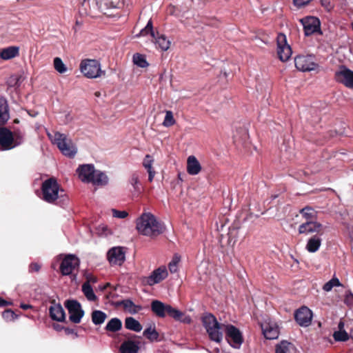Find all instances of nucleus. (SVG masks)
Masks as SVG:
<instances>
[{
	"label": "nucleus",
	"mask_w": 353,
	"mask_h": 353,
	"mask_svg": "<svg viewBox=\"0 0 353 353\" xmlns=\"http://www.w3.org/2000/svg\"><path fill=\"white\" fill-rule=\"evenodd\" d=\"M202 323L211 340L217 343L221 341L223 332L225 330V338L229 344L234 348H240L243 340L241 332L236 327L219 323L211 314H205L202 317Z\"/></svg>",
	"instance_id": "f257e3e1"
},
{
	"label": "nucleus",
	"mask_w": 353,
	"mask_h": 353,
	"mask_svg": "<svg viewBox=\"0 0 353 353\" xmlns=\"http://www.w3.org/2000/svg\"><path fill=\"white\" fill-rule=\"evenodd\" d=\"M136 228L144 236H156L163 232V226L150 212H144L137 219Z\"/></svg>",
	"instance_id": "f03ea898"
},
{
	"label": "nucleus",
	"mask_w": 353,
	"mask_h": 353,
	"mask_svg": "<svg viewBox=\"0 0 353 353\" xmlns=\"http://www.w3.org/2000/svg\"><path fill=\"white\" fill-rule=\"evenodd\" d=\"M41 190L40 199L50 204H56L57 200L65 195L64 190L53 177L45 180L42 183Z\"/></svg>",
	"instance_id": "7ed1b4c3"
},
{
	"label": "nucleus",
	"mask_w": 353,
	"mask_h": 353,
	"mask_svg": "<svg viewBox=\"0 0 353 353\" xmlns=\"http://www.w3.org/2000/svg\"><path fill=\"white\" fill-rule=\"evenodd\" d=\"M47 136L65 157L72 158L77 152V148L70 138L59 132H47Z\"/></svg>",
	"instance_id": "20e7f679"
},
{
	"label": "nucleus",
	"mask_w": 353,
	"mask_h": 353,
	"mask_svg": "<svg viewBox=\"0 0 353 353\" xmlns=\"http://www.w3.org/2000/svg\"><path fill=\"white\" fill-rule=\"evenodd\" d=\"M151 310L157 316L163 318L168 314L175 320H180L183 316V312L179 310L172 307L170 305H166L160 301L154 300L151 303Z\"/></svg>",
	"instance_id": "39448f33"
},
{
	"label": "nucleus",
	"mask_w": 353,
	"mask_h": 353,
	"mask_svg": "<svg viewBox=\"0 0 353 353\" xmlns=\"http://www.w3.org/2000/svg\"><path fill=\"white\" fill-rule=\"evenodd\" d=\"M80 70L85 77L89 79L99 77L103 72L100 63L95 59H84L80 63Z\"/></svg>",
	"instance_id": "423d86ee"
},
{
	"label": "nucleus",
	"mask_w": 353,
	"mask_h": 353,
	"mask_svg": "<svg viewBox=\"0 0 353 353\" xmlns=\"http://www.w3.org/2000/svg\"><path fill=\"white\" fill-rule=\"evenodd\" d=\"M294 63L296 68L302 72H307L314 70L318 68V63L315 61L313 55H298L294 58Z\"/></svg>",
	"instance_id": "0eeeda50"
},
{
	"label": "nucleus",
	"mask_w": 353,
	"mask_h": 353,
	"mask_svg": "<svg viewBox=\"0 0 353 353\" xmlns=\"http://www.w3.org/2000/svg\"><path fill=\"white\" fill-rule=\"evenodd\" d=\"M79 263V258L74 254L65 255L60 265L61 273L63 276L72 274L74 270L78 269Z\"/></svg>",
	"instance_id": "6e6552de"
},
{
	"label": "nucleus",
	"mask_w": 353,
	"mask_h": 353,
	"mask_svg": "<svg viewBox=\"0 0 353 353\" xmlns=\"http://www.w3.org/2000/svg\"><path fill=\"white\" fill-rule=\"evenodd\" d=\"M277 54L281 61H287L292 56V51L290 46L287 43L286 36L280 33L276 38Z\"/></svg>",
	"instance_id": "1a4fd4ad"
},
{
	"label": "nucleus",
	"mask_w": 353,
	"mask_h": 353,
	"mask_svg": "<svg viewBox=\"0 0 353 353\" xmlns=\"http://www.w3.org/2000/svg\"><path fill=\"white\" fill-rule=\"evenodd\" d=\"M65 306L68 310L70 320L79 323L84 314L80 303L75 300H69L65 302Z\"/></svg>",
	"instance_id": "9d476101"
},
{
	"label": "nucleus",
	"mask_w": 353,
	"mask_h": 353,
	"mask_svg": "<svg viewBox=\"0 0 353 353\" xmlns=\"http://www.w3.org/2000/svg\"><path fill=\"white\" fill-rule=\"evenodd\" d=\"M336 81L343 83L348 88H353V71L347 67L342 65L335 72Z\"/></svg>",
	"instance_id": "9b49d317"
},
{
	"label": "nucleus",
	"mask_w": 353,
	"mask_h": 353,
	"mask_svg": "<svg viewBox=\"0 0 353 353\" xmlns=\"http://www.w3.org/2000/svg\"><path fill=\"white\" fill-rule=\"evenodd\" d=\"M168 276V272L166 267L163 265L153 270L148 276L145 277L143 282L150 286H152L159 283L166 279Z\"/></svg>",
	"instance_id": "f8f14e48"
},
{
	"label": "nucleus",
	"mask_w": 353,
	"mask_h": 353,
	"mask_svg": "<svg viewBox=\"0 0 353 353\" xmlns=\"http://www.w3.org/2000/svg\"><path fill=\"white\" fill-rule=\"evenodd\" d=\"M300 21L303 26L304 32L306 36H310L321 31L320 21L315 17H307L301 19Z\"/></svg>",
	"instance_id": "ddd939ff"
},
{
	"label": "nucleus",
	"mask_w": 353,
	"mask_h": 353,
	"mask_svg": "<svg viewBox=\"0 0 353 353\" xmlns=\"http://www.w3.org/2000/svg\"><path fill=\"white\" fill-rule=\"evenodd\" d=\"M297 323L302 327H307L312 319V312L306 306H302L298 309L294 314Z\"/></svg>",
	"instance_id": "4468645a"
},
{
	"label": "nucleus",
	"mask_w": 353,
	"mask_h": 353,
	"mask_svg": "<svg viewBox=\"0 0 353 353\" xmlns=\"http://www.w3.org/2000/svg\"><path fill=\"white\" fill-rule=\"evenodd\" d=\"M261 329L267 339H276L279 335V328L276 322L268 319L261 323Z\"/></svg>",
	"instance_id": "2eb2a0df"
},
{
	"label": "nucleus",
	"mask_w": 353,
	"mask_h": 353,
	"mask_svg": "<svg viewBox=\"0 0 353 353\" xmlns=\"http://www.w3.org/2000/svg\"><path fill=\"white\" fill-rule=\"evenodd\" d=\"M14 137L7 128H0V150H8L14 148Z\"/></svg>",
	"instance_id": "dca6fc26"
},
{
	"label": "nucleus",
	"mask_w": 353,
	"mask_h": 353,
	"mask_svg": "<svg viewBox=\"0 0 353 353\" xmlns=\"http://www.w3.org/2000/svg\"><path fill=\"white\" fill-rule=\"evenodd\" d=\"M107 257L110 264L121 265L125 261V252L123 248L114 247L108 252Z\"/></svg>",
	"instance_id": "f3484780"
},
{
	"label": "nucleus",
	"mask_w": 353,
	"mask_h": 353,
	"mask_svg": "<svg viewBox=\"0 0 353 353\" xmlns=\"http://www.w3.org/2000/svg\"><path fill=\"white\" fill-rule=\"evenodd\" d=\"M321 223L314 221H307L301 224L299 227V233L308 234L311 233H319L322 229Z\"/></svg>",
	"instance_id": "a211bd4d"
},
{
	"label": "nucleus",
	"mask_w": 353,
	"mask_h": 353,
	"mask_svg": "<svg viewBox=\"0 0 353 353\" xmlns=\"http://www.w3.org/2000/svg\"><path fill=\"white\" fill-rule=\"evenodd\" d=\"M94 165L91 164L80 165L77 170L79 178L83 182L90 183L92 177L94 174Z\"/></svg>",
	"instance_id": "6ab92c4d"
},
{
	"label": "nucleus",
	"mask_w": 353,
	"mask_h": 353,
	"mask_svg": "<svg viewBox=\"0 0 353 353\" xmlns=\"http://www.w3.org/2000/svg\"><path fill=\"white\" fill-rule=\"evenodd\" d=\"M49 312L52 320L62 322L65 319L64 310L60 304L52 303L49 308Z\"/></svg>",
	"instance_id": "aec40b11"
},
{
	"label": "nucleus",
	"mask_w": 353,
	"mask_h": 353,
	"mask_svg": "<svg viewBox=\"0 0 353 353\" xmlns=\"http://www.w3.org/2000/svg\"><path fill=\"white\" fill-rule=\"evenodd\" d=\"M152 41L155 44L156 48L162 51H167L170 48L171 43L166 36L159 34L158 32H157L155 37H153Z\"/></svg>",
	"instance_id": "412c9836"
},
{
	"label": "nucleus",
	"mask_w": 353,
	"mask_h": 353,
	"mask_svg": "<svg viewBox=\"0 0 353 353\" xmlns=\"http://www.w3.org/2000/svg\"><path fill=\"white\" fill-rule=\"evenodd\" d=\"M187 172L190 175H196L201 170V165L197 159L193 156H189L187 159Z\"/></svg>",
	"instance_id": "4be33fe9"
},
{
	"label": "nucleus",
	"mask_w": 353,
	"mask_h": 353,
	"mask_svg": "<svg viewBox=\"0 0 353 353\" xmlns=\"http://www.w3.org/2000/svg\"><path fill=\"white\" fill-rule=\"evenodd\" d=\"M19 55V47L9 46L0 50V58L3 60H9Z\"/></svg>",
	"instance_id": "5701e85b"
},
{
	"label": "nucleus",
	"mask_w": 353,
	"mask_h": 353,
	"mask_svg": "<svg viewBox=\"0 0 353 353\" xmlns=\"http://www.w3.org/2000/svg\"><path fill=\"white\" fill-rule=\"evenodd\" d=\"M121 353H137L139 350V342L125 341L120 346Z\"/></svg>",
	"instance_id": "b1692460"
},
{
	"label": "nucleus",
	"mask_w": 353,
	"mask_h": 353,
	"mask_svg": "<svg viewBox=\"0 0 353 353\" xmlns=\"http://www.w3.org/2000/svg\"><path fill=\"white\" fill-rule=\"evenodd\" d=\"M10 118L8 105L6 99L0 97V125L6 123Z\"/></svg>",
	"instance_id": "393cba45"
},
{
	"label": "nucleus",
	"mask_w": 353,
	"mask_h": 353,
	"mask_svg": "<svg viewBox=\"0 0 353 353\" xmlns=\"http://www.w3.org/2000/svg\"><path fill=\"white\" fill-rule=\"evenodd\" d=\"M321 242L322 239L319 236L314 235L308 239L305 248L309 252H316L321 247Z\"/></svg>",
	"instance_id": "a878e982"
},
{
	"label": "nucleus",
	"mask_w": 353,
	"mask_h": 353,
	"mask_svg": "<svg viewBox=\"0 0 353 353\" xmlns=\"http://www.w3.org/2000/svg\"><path fill=\"white\" fill-rule=\"evenodd\" d=\"M153 163V157L150 154H146L143 161V166L147 170L148 172V180L150 182L152 181L156 174L155 171L152 168Z\"/></svg>",
	"instance_id": "bb28decb"
},
{
	"label": "nucleus",
	"mask_w": 353,
	"mask_h": 353,
	"mask_svg": "<svg viewBox=\"0 0 353 353\" xmlns=\"http://www.w3.org/2000/svg\"><path fill=\"white\" fill-rule=\"evenodd\" d=\"M108 182V178L103 172L95 170L94 168V174L92 177L90 183L97 185H104Z\"/></svg>",
	"instance_id": "cd10ccee"
},
{
	"label": "nucleus",
	"mask_w": 353,
	"mask_h": 353,
	"mask_svg": "<svg viewBox=\"0 0 353 353\" xmlns=\"http://www.w3.org/2000/svg\"><path fill=\"white\" fill-rule=\"evenodd\" d=\"M276 353H296V349L292 343L284 341L276 345Z\"/></svg>",
	"instance_id": "c85d7f7f"
},
{
	"label": "nucleus",
	"mask_w": 353,
	"mask_h": 353,
	"mask_svg": "<svg viewBox=\"0 0 353 353\" xmlns=\"http://www.w3.org/2000/svg\"><path fill=\"white\" fill-rule=\"evenodd\" d=\"M120 304L125 310L132 314L138 313L142 309L141 306L135 305L130 299L123 300Z\"/></svg>",
	"instance_id": "c756f323"
},
{
	"label": "nucleus",
	"mask_w": 353,
	"mask_h": 353,
	"mask_svg": "<svg viewBox=\"0 0 353 353\" xmlns=\"http://www.w3.org/2000/svg\"><path fill=\"white\" fill-rule=\"evenodd\" d=\"M125 326L127 329L137 332L142 330L141 323L133 317H128L125 319Z\"/></svg>",
	"instance_id": "7c9ffc66"
},
{
	"label": "nucleus",
	"mask_w": 353,
	"mask_h": 353,
	"mask_svg": "<svg viewBox=\"0 0 353 353\" xmlns=\"http://www.w3.org/2000/svg\"><path fill=\"white\" fill-rule=\"evenodd\" d=\"M156 32L153 30V25L152 20H149L147 25L144 28H143L139 34L135 35V37H145L148 35H150L151 37L153 39V37H155Z\"/></svg>",
	"instance_id": "2f4dec72"
},
{
	"label": "nucleus",
	"mask_w": 353,
	"mask_h": 353,
	"mask_svg": "<svg viewBox=\"0 0 353 353\" xmlns=\"http://www.w3.org/2000/svg\"><path fill=\"white\" fill-rule=\"evenodd\" d=\"M143 336L150 341H157L159 340V333L154 326H149L143 332Z\"/></svg>",
	"instance_id": "473e14b6"
},
{
	"label": "nucleus",
	"mask_w": 353,
	"mask_h": 353,
	"mask_svg": "<svg viewBox=\"0 0 353 353\" xmlns=\"http://www.w3.org/2000/svg\"><path fill=\"white\" fill-rule=\"evenodd\" d=\"M122 323L118 318L110 319L105 326V330L109 332H115L121 329Z\"/></svg>",
	"instance_id": "72a5a7b5"
},
{
	"label": "nucleus",
	"mask_w": 353,
	"mask_h": 353,
	"mask_svg": "<svg viewBox=\"0 0 353 353\" xmlns=\"http://www.w3.org/2000/svg\"><path fill=\"white\" fill-rule=\"evenodd\" d=\"M129 182L133 188L134 194H139L141 192L142 188L139 179V176L135 173L132 174L129 180Z\"/></svg>",
	"instance_id": "f704fd0d"
},
{
	"label": "nucleus",
	"mask_w": 353,
	"mask_h": 353,
	"mask_svg": "<svg viewBox=\"0 0 353 353\" xmlns=\"http://www.w3.org/2000/svg\"><path fill=\"white\" fill-rule=\"evenodd\" d=\"M82 292L88 301H95L97 300V296L95 295L91 285L88 283H84L82 285Z\"/></svg>",
	"instance_id": "c9c22d12"
},
{
	"label": "nucleus",
	"mask_w": 353,
	"mask_h": 353,
	"mask_svg": "<svg viewBox=\"0 0 353 353\" xmlns=\"http://www.w3.org/2000/svg\"><path fill=\"white\" fill-rule=\"evenodd\" d=\"M300 213L306 221H313L316 219L317 212L310 207H305L300 210Z\"/></svg>",
	"instance_id": "e433bc0d"
},
{
	"label": "nucleus",
	"mask_w": 353,
	"mask_h": 353,
	"mask_svg": "<svg viewBox=\"0 0 353 353\" xmlns=\"http://www.w3.org/2000/svg\"><path fill=\"white\" fill-rule=\"evenodd\" d=\"M106 318V314L101 310H94L92 313V321L94 325L103 323Z\"/></svg>",
	"instance_id": "4c0bfd02"
},
{
	"label": "nucleus",
	"mask_w": 353,
	"mask_h": 353,
	"mask_svg": "<svg viewBox=\"0 0 353 353\" xmlns=\"http://www.w3.org/2000/svg\"><path fill=\"white\" fill-rule=\"evenodd\" d=\"M132 61L134 65L140 68H146L149 65L145 56L139 53H136L133 55Z\"/></svg>",
	"instance_id": "58836bf2"
},
{
	"label": "nucleus",
	"mask_w": 353,
	"mask_h": 353,
	"mask_svg": "<svg viewBox=\"0 0 353 353\" xmlns=\"http://www.w3.org/2000/svg\"><path fill=\"white\" fill-rule=\"evenodd\" d=\"M339 286H342V284L338 278L334 276L332 279H330L329 281H327L323 285V290L325 292H330L332 290L334 287Z\"/></svg>",
	"instance_id": "ea45409f"
},
{
	"label": "nucleus",
	"mask_w": 353,
	"mask_h": 353,
	"mask_svg": "<svg viewBox=\"0 0 353 353\" xmlns=\"http://www.w3.org/2000/svg\"><path fill=\"white\" fill-rule=\"evenodd\" d=\"M53 65L55 70L60 74H63L68 70L66 65L59 57H55L54 59Z\"/></svg>",
	"instance_id": "a19ab883"
},
{
	"label": "nucleus",
	"mask_w": 353,
	"mask_h": 353,
	"mask_svg": "<svg viewBox=\"0 0 353 353\" xmlns=\"http://www.w3.org/2000/svg\"><path fill=\"white\" fill-rule=\"evenodd\" d=\"M181 261V256L176 254L172 257L171 261L168 263V268L171 273H175L178 270V265Z\"/></svg>",
	"instance_id": "79ce46f5"
},
{
	"label": "nucleus",
	"mask_w": 353,
	"mask_h": 353,
	"mask_svg": "<svg viewBox=\"0 0 353 353\" xmlns=\"http://www.w3.org/2000/svg\"><path fill=\"white\" fill-rule=\"evenodd\" d=\"M175 123V119L173 117V113L170 110L165 112V116L163 121V125L165 127H170Z\"/></svg>",
	"instance_id": "37998d69"
},
{
	"label": "nucleus",
	"mask_w": 353,
	"mask_h": 353,
	"mask_svg": "<svg viewBox=\"0 0 353 353\" xmlns=\"http://www.w3.org/2000/svg\"><path fill=\"white\" fill-rule=\"evenodd\" d=\"M333 337L336 341H346L349 339V335L345 330H338L334 332Z\"/></svg>",
	"instance_id": "c03bdc74"
},
{
	"label": "nucleus",
	"mask_w": 353,
	"mask_h": 353,
	"mask_svg": "<svg viewBox=\"0 0 353 353\" xmlns=\"http://www.w3.org/2000/svg\"><path fill=\"white\" fill-rule=\"evenodd\" d=\"M3 318L7 321H11L17 318L16 314L11 310H7L2 314Z\"/></svg>",
	"instance_id": "a18cd8bd"
},
{
	"label": "nucleus",
	"mask_w": 353,
	"mask_h": 353,
	"mask_svg": "<svg viewBox=\"0 0 353 353\" xmlns=\"http://www.w3.org/2000/svg\"><path fill=\"white\" fill-rule=\"evenodd\" d=\"M13 136L14 137V147L20 145L23 142L24 134H22L21 132H14L13 133Z\"/></svg>",
	"instance_id": "49530a36"
},
{
	"label": "nucleus",
	"mask_w": 353,
	"mask_h": 353,
	"mask_svg": "<svg viewBox=\"0 0 353 353\" xmlns=\"http://www.w3.org/2000/svg\"><path fill=\"white\" fill-rule=\"evenodd\" d=\"M112 216L115 218L118 219H125L128 216V213L123 210V211H119L115 209L112 210Z\"/></svg>",
	"instance_id": "de8ad7c7"
},
{
	"label": "nucleus",
	"mask_w": 353,
	"mask_h": 353,
	"mask_svg": "<svg viewBox=\"0 0 353 353\" xmlns=\"http://www.w3.org/2000/svg\"><path fill=\"white\" fill-rule=\"evenodd\" d=\"M344 303L348 306H353V294L350 291L346 292Z\"/></svg>",
	"instance_id": "09e8293b"
},
{
	"label": "nucleus",
	"mask_w": 353,
	"mask_h": 353,
	"mask_svg": "<svg viewBox=\"0 0 353 353\" xmlns=\"http://www.w3.org/2000/svg\"><path fill=\"white\" fill-rule=\"evenodd\" d=\"M312 0H293L295 6L298 8L303 7L309 3Z\"/></svg>",
	"instance_id": "8fccbe9b"
},
{
	"label": "nucleus",
	"mask_w": 353,
	"mask_h": 353,
	"mask_svg": "<svg viewBox=\"0 0 353 353\" xmlns=\"http://www.w3.org/2000/svg\"><path fill=\"white\" fill-rule=\"evenodd\" d=\"M86 281L85 283H88L91 285V283H95L97 282V279L96 276L91 274H88L85 276Z\"/></svg>",
	"instance_id": "3c124183"
},
{
	"label": "nucleus",
	"mask_w": 353,
	"mask_h": 353,
	"mask_svg": "<svg viewBox=\"0 0 353 353\" xmlns=\"http://www.w3.org/2000/svg\"><path fill=\"white\" fill-rule=\"evenodd\" d=\"M19 78L17 76H12L10 78L9 80V85H15L17 84V82L19 81Z\"/></svg>",
	"instance_id": "603ef678"
},
{
	"label": "nucleus",
	"mask_w": 353,
	"mask_h": 353,
	"mask_svg": "<svg viewBox=\"0 0 353 353\" xmlns=\"http://www.w3.org/2000/svg\"><path fill=\"white\" fill-rule=\"evenodd\" d=\"M29 269L30 272H38L40 270V265L37 263H31Z\"/></svg>",
	"instance_id": "864d4df0"
},
{
	"label": "nucleus",
	"mask_w": 353,
	"mask_h": 353,
	"mask_svg": "<svg viewBox=\"0 0 353 353\" xmlns=\"http://www.w3.org/2000/svg\"><path fill=\"white\" fill-rule=\"evenodd\" d=\"M183 316V315L180 318L179 321H181L183 323H190L191 322V318L190 316H186L182 319Z\"/></svg>",
	"instance_id": "5fc2aeb1"
},
{
	"label": "nucleus",
	"mask_w": 353,
	"mask_h": 353,
	"mask_svg": "<svg viewBox=\"0 0 353 353\" xmlns=\"http://www.w3.org/2000/svg\"><path fill=\"white\" fill-rule=\"evenodd\" d=\"M20 307L22 308L23 310H28L32 308V305L29 304L21 303L20 305Z\"/></svg>",
	"instance_id": "6e6d98bb"
},
{
	"label": "nucleus",
	"mask_w": 353,
	"mask_h": 353,
	"mask_svg": "<svg viewBox=\"0 0 353 353\" xmlns=\"http://www.w3.org/2000/svg\"><path fill=\"white\" fill-rule=\"evenodd\" d=\"M344 325H345L344 323L342 321H341L338 325L339 330H345Z\"/></svg>",
	"instance_id": "4d7b16f0"
},
{
	"label": "nucleus",
	"mask_w": 353,
	"mask_h": 353,
	"mask_svg": "<svg viewBox=\"0 0 353 353\" xmlns=\"http://www.w3.org/2000/svg\"><path fill=\"white\" fill-rule=\"evenodd\" d=\"M99 229H101L102 232H103V233H105V234H106V233H105V231H107V230H108V228H107V226L103 225H99Z\"/></svg>",
	"instance_id": "13d9d810"
},
{
	"label": "nucleus",
	"mask_w": 353,
	"mask_h": 353,
	"mask_svg": "<svg viewBox=\"0 0 353 353\" xmlns=\"http://www.w3.org/2000/svg\"><path fill=\"white\" fill-rule=\"evenodd\" d=\"M7 301L0 298V307H3L7 305Z\"/></svg>",
	"instance_id": "bf43d9fd"
},
{
	"label": "nucleus",
	"mask_w": 353,
	"mask_h": 353,
	"mask_svg": "<svg viewBox=\"0 0 353 353\" xmlns=\"http://www.w3.org/2000/svg\"><path fill=\"white\" fill-rule=\"evenodd\" d=\"M65 332L68 334H73L74 333V330L67 328V329H65Z\"/></svg>",
	"instance_id": "052dcab7"
},
{
	"label": "nucleus",
	"mask_w": 353,
	"mask_h": 353,
	"mask_svg": "<svg viewBox=\"0 0 353 353\" xmlns=\"http://www.w3.org/2000/svg\"><path fill=\"white\" fill-rule=\"evenodd\" d=\"M350 236L353 240V228L350 231Z\"/></svg>",
	"instance_id": "680f3d73"
},
{
	"label": "nucleus",
	"mask_w": 353,
	"mask_h": 353,
	"mask_svg": "<svg viewBox=\"0 0 353 353\" xmlns=\"http://www.w3.org/2000/svg\"><path fill=\"white\" fill-rule=\"evenodd\" d=\"M350 336L353 339V328L350 331Z\"/></svg>",
	"instance_id": "e2e57ef3"
},
{
	"label": "nucleus",
	"mask_w": 353,
	"mask_h": 353,
	"mask_svg": "<svg viewBox=\"0 0 353 353\" xmlns=\"http://www.w3.org/2000/svg\"><path fill=\"white\" fill-rule=\"evenodd\" d=\"M351 28L353 30V22L351 23Z\"/></svg>",
	"instance_id": "0e129e2a"
}]
</instances>
